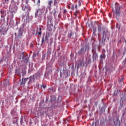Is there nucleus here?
<instances>
[{"instance_id":"f257e3e1","label":"nucleus","mask_w":126,"mask_h":126,"mask_svg":"<svg viewBox=\"0 0 126 126\" xmlns=\"http://www.w3.org/2000/svg\"><path fill=\"white\" fill-rule=\"evenodd\" d=\"M113 15L116 18H119L120 17H126V12L125 9H124V6L120 5L119 3H115V11L113 12Z\"/></svg>"},{"instance_id":"f03ea898","label":"nucleus","mask_w":126,"mask_h":126,"mask_svg":"<svg viewBox=\"0 0 126 126\" xmlns=\"http://www.w3.org/2000/svg\"><path fill=\"white\" fill-rule=\"evenodd\" d=\"M47 30L49 32H52L53 31V17L51 15H49L47 17Z\"/></svg>"},{"instance_id":"7ed1b4c3","label":"nucleus","mask_w":126,"mask_h":126,"mask_svg":"<svg viewBox=\"0 0 126 126\" xmlns=\"http://www.w3.org/2000/svg\"><path fill=\"white\" fill-rule=\"evenodd\" d=\"M89 50V45L86 44L85 46H83L82 48L78 52L79 55H84L86 53V51Z\"/></svg>"},{"instance_id":"20e7f679","label":"nucleus","mask_w":126,"mask_h":126,"mask_svg":"<svg viewBox=\"0 0 126 126\" xmlns=\"http://www.w3.org/2000/svg\"><path fill=\"white\" fill-rule=\"evenodd\" d=\"M17 6H15L14 7H13L11 9V14L10 15H9V17L12 19L13 18L14 14L16 13V12L17 11Z\"/></svg>"},{"instance_id":"39448f33","label":"nucleus","mask_w":126,"mask_h":126,"mask_svg":"<svg viewBox=\"0 0 126 126\" xmlns=\"http://www.w3.org/2000/svg\"><path fill=\"white\" fill-rule=\"evenodd\" d=\"M43 14V13L40 9H36V11L35 13V17L36 18H37V19L40 20L42 19V15Z\"/></svg>"},{"instance_id":"423d86ee","label":"nucleus","mask_w":126,"mask_h":126,"mask_svg":"<svg viewBox=\"0 0 126 126\" xmlns=\"http://www.w3.org/2000/svg\"><path fill=\"white\" fill-rule=\"evenodd\" d=\"M29 2V0H26V3L27 5V6L26 5L25 6V8L24 7L22 8L23 10H25L26 9V10H27V12H29L30 10H31V8L30 7V6L28 5Z\"/></svg>"},{"instance_id":"0eeeda50","label":"nucleus","mask_w":126,"mask_h":126,"mask_svg":"<svg viewBox=\"0 0 126 126\" xmlns=\"http://www.w3.org/2000/svg\"><path fill=\"white\" fill-rule=\"evenodd\" d=\"M22 32H21V28L19 29V33H18V35L16 36V33H15V39H18L20 38V37H22L23 36Z\"/></svg>"},{"instance_id":"6e6552de","label":"nucleus","mask_w":126,"mask_h":126,"mask_svg":"<svg viewBox=\"0 0 126 126\" xmlns=\"http://www.w3.org/2000/svg\"><path fill=\"white\" fill-rule=\"evenodd\" d=\"M108 33H109V32H108L107 30H106V29L103 30V33H102L103 38H104V36H105L106 37V35Z\"/></svg>"},{"instance_id":"1a4fd4ad","label":"nucleus","mask_w":126,"mask_h":126,"mask_svg":"<svg viewBox=\"0 0 126 126\" xmlns=\"http://www.w3.org/2000/svg\"><path fill=\"white\" fill-rule=\"evenodd\" d=\"M92 58L94 61H96L98 59V54L95 53L93 54Z\"/></svg>"},{"instance_id":"9d476101","label":"nucleus","mask_w":126,"mask_h":126,"mask_svg":"<svg viewBox=\"0 0 126 126\" xmlns=\"http://www.w3.org/2000/svg\"><path fill=\"white\" fill-rule=\"evenodd\" d=\"M0 13L2 14L1 16V17L4 18L5 17V16L6 15V14L5 13V12H4V10L3 9L1 10Z\"/></svg>"},{"instance_id":"9b49d317","label":"nucleus","mask_w":126,"mask_h":126,"mask_svg":"<svg viewBox=\"0 0 126 126\" xmlns=\"http://www.w3.org/2000/svg\"><path fill=\"white\" fill-rule=\"evenodd\" d=\"M52 53V49L48 48L47 53L45 54V55H47L48 57L49 56H51V54Z\"/></svg>"},{"instance_id":"f8f14e48","label":"nucleus","mask_w":126,"mask_h":126,"mask_svg":"<svg viewBox=\"0 0 126 126\" xmlns=\"http://www.w3.org/2000/svg\"><path fill=\"white\" fill-rule=\"evenodd\" d=\"M29 79V78H27L26 79H24V80L23 79H22V82H21V86H24V85H25V82L27 81V80Z\"/></svg>"},{"instance_id":"ddd939ff","label":"nucleus","mask_w":126,"mask_h":126,"mask_svg":"<svg viewBox=\"0 0 126 126\" xmlns=\"http://www.w3.org/2000/svg\"><path fill=\"white\" fill-rule=\"evenodd\" d=\"M11 3H14V4H17L19 3V0H11Z\"/></svg>"},{"instance_id":"4468645a","label":"nucleus","mask_w":126,"mask_h":126,"mask_svg":"<svg viewBox=\"0 0 126 126\" xmlns=\"http://www.w3.org/2000/svg\"><path fill=\"white\" fill-rule=\"evenodd\" d=\"M98 27V31L99 32H101V30H102V24L99 23V25H97Z\"/></svg>"},{"instance_id":"2eb2a0df","label":"nucleus","mask_w":126,"mask_h":126,"mask_svg":"<svg viewBox=\"0 0 126 126\" xmlns=\"http://www.w3.org/2000/svg\"><path fill=\"white\" fill-rule=\"evenodd\" d=\"M24 58H25V54H24V53H22L21 54L19 59H20V60H21V59H22V60H24Z\"/></svg>"},{"instance_id":"dca6fc26","label":"nucleus","mask_w":126,"mask_h":126,"mask_svg":"<svg viewBox=\"0 0 126 126\" xmlns=\"http://www.w3.org/2000/svg\"><path fill=\"white\" fill-rule=\"evenodd\" d=\"M53 3V0H50L48 1V5H49V9L51 8V6H52V4Z\"/></svg>"},{"instance_id":"f3484780","label":"nucleus","mask_w":126,"mask_h":126,"mask_svg":"<svg viewBox=\"0 0 126 126\" xmlns=\"http://www.w3.org/2000/svg\"><path fill=\"white\" fill-rule=\"evenodd\" d=\"M106 58V55L103 54L100 56V62H103V60H102V59H105Z\"/></svg>"},{"instance_id":"a211bd4d","label":"nucleus","mask_w":126,"mask_h":126,"mask_svg":"<svg viewBox=\"0 0 126 126\" xmlns=\"http://www.w3.org/2000/svg\"><path fill=\"white\" fill-rule=\"evenodd\" d=\"M74 34L73 32H71L70 33H69L68 34V38H69V39H70V38H71V37H72L73 36Z\"/></svg>"},{"instance_id":"6ab92c4d","label":"nucleus","mask_w":126,"mask_h":126,"mask_svg":"<svg viewBox=\"0 0 126 126\" xmlns=\"http://www.w3.org/2000/svg\"><path fill=\"white\" fill-rule=\"evenodd\" d=\"M49 37H50V33H47L45 36V40L47 41V40H49Z\"/></svg>"},{"instance_id":"aec40b11","label":"nucleus","mask_w":126,"mask_h":126,"mask_svg":"<svg viewBox=\"0 0 126 126\" xmlns=\"http://www.w3.org/2000/svg\"><path fill=\"white\" fill-rule=\"evenodd\" d=\"M53 15H54L55 18H56V17H57V10H56V9H54V12L53 13Z\"/></svg>"},{"instance_id":"412c9836","label":"nucleus","mask_w":126,"mask_h":126,"mask_svg":"<svg viewBox=\"0 0 126 126\" xmlns=\"http://www.w3.org/2000/svg\"><path fill=\"white\" fill-rule=\"evenodd\" d=\"M54 5L57 6L58 5V1L57 0H55L54 2Z\"/></svg>"},{"instance_id":"4be33fe9","label":"nucleus","mask_w":126,"mask_h":126,"mask_svg":"<svg viewBox=\"0 0 126 126\" xmlns=\"http://www.w3.org/2000/svg\"><path fill=\"white\" fill-rule=\"evenodd\" d=\"M93 31V34H96V32L97 31L96 30V28H94Z\"/></svg>"},{"instance_id":"5701e85b","label":"nucleus","mask_w":126,"mask_h":126,"mask_svg":"<svg viewBox=\"0 0 126 126\" xmlns=\"http://www.w3.org/2000/svg\"><path fill=\"white\" fill-rule=\"evenodd\" d=\"M44 42H45V37L43 36L42 38V41H41L42 44H43V43H44Z\"/></svg>"},{"instance_id":"b1692460","label":"nucleus","mask_w":126,"mask_h":126,"mask_svg":"<svg viewBox=\"0 0 126 126\" xmlns=\"http://www.w3.org/2000/svg\"><path fill=\"white\" fill-rule=\"evenodd\" d=\"M100 126H105V124H104V122H101L100 124Z\"/></svg>"},{"instance_id":"393cba45","label":"nucleus","mask_w":126,"mask_h":126,"mask_svg":"<svg viewBox=\"0 0 126 126\" xmlns=\"http://www.w3.org/2000/svg\"><path fill=\"white\" fill-rule=\"evenodd\" d=\"M77 13H78V12L77 11H76L75 13H74V15L75 16V17H76L77 15Z\"/></svg>"},{"instance_id":"a878e982","label":"nucleus","mask_w":126,"mask_h":126,"mask_svg":"<svg viewBox=\"0 0 126 126\" xmlns=\"http://www.w3.org/2000/svg\"><path fill=\"white\" fill-rule=\"evenodd\" d=\"M42 87L43 88V89H45L47 86H46V85H42L41 88H42Z\"/></svg>"},{"instance_id":"bb28decb","label":"nucleus","mask_w":126,"mask_h":126,"mask_svg":"<svg viewBox=\"0 0 126 126\" xmlns=\"http://www.w3.org/2000/svg\"><path fill=\"white\" fill-rule=\"evenodd\" d=\"M37 4L39 5L40 4V0H37Z\"/></svg>"},{"instance_id":"cd10ccee","label":"nucleus","mask_w":126,"mask_h":126,"mask_svg":"<svg viewBox=\"0 0 126 126\" xmlns=\"http://www.w3.org/2000/svg\"><path fill=\"white\" fill-rule=\"evenodd\" d=\"M8 1H9V0H5V2L8 3Z\"/></svg>"},{"instance_id":"c85d7f7f","label":"nucleus","mask_w":126,"mask_h":126,"mask_svg":"<svg viewBox=\"0 0 126 126\" xmlns=\"http://www.w3.org/2000/svg\"><path fill=\"white\" fill-rule=\"evenodd\" d=\"M66 9H64L63 10V13H66Z\"/></svg>"},{"instance_id":"c756f323","label":"nucleus","mask_w":126,"mask_h":126,"mask_svg":"<svg viewBox=\"0 0 126 126\" xmlns=\"http://www.w3.org/2000/svg\"><path fill=\"white\" fill-rule=\"evenodd\" d=\"M79 6H81V3H80V1H79Z\"/></svg>"},{"instance_id":"7c9ffc66","label":"nucleus","mask_w":126,"mask_h":126,"mask_svg":"<svg viewBox=\"0 0 126 126\" xmlns=\"http://www.w3.org/2000/svg\"><path fill=\"white\" fill-rule=\"evenodd\" d=\"M42 34V32H38V35H41Z\"/></svg>"},{"instance_id":"2f4dec72","label":"nucleus","mask_w":126,"mask_h":126,"mask_svg":"<svg viewBox=\"0 0 126 126\" xmlns=\"http://www.w3.org/2000/svg\"><path fill=\"white\" fill-rule=\"evenodd\" d=\"M75 8H76V9H77V4L75 5Z\"/></svg>"},{"instance_id":"473e14b6","label":"nucleus","mask_w":126,"mask_h":126,"mask_svg":"<svg viewBox=\"0 0 126 126\" xmlns=\"http://www.w3.org/2000/svg\"><path fill=\"white\" fill-rule=\"evenodd\" d=\"M39 32H42V28H39Z\"/></svg>"},{"instance_id":"72a5a7b5","label":"nucleus","mask_w":126,"mask_h":126,"mask_svg":"<svg viewBox=\"0 0 126 126\" xmlns=\"http://www.w3.org/2000/svg\"><path fill=\"white\" fill-rule=\"evenodd\" d=\"M0 33H1V34H2V30H0Z\"/></svg>"},{"instance_id":"f704fd0d","label":"nucleus","mask_w":126,"mask_h":126,"mask_svg":"<svg viewBox=\"0 0 126 126\" xmlns=\"http://www.w3.org/2000/svg\"><path fill=\"white\" fill-rule=\"evenodd\" d=\"M30 47H31V48H32V47H33V44H31V45H30Z\"/></svg>"},{"instance_id":"c9c22d12","label":"nucleus","mask_w":126,"mask_h":126,"mask_svg":"<svg viewBox=\"0 0 126 126\" xmlns=\"http://www.w3.org/2000/svg\"><path fill=\"white\" fill-rule=\"evenodd\" d=\"M123 80H124V78H122L121 79V80H120L121 82H122V81H123Z\"/></svg>"},{"instance_id":"e433bc0d","label":"nucleus","mask_w":126,"mask_h":126,"mask_svg":"<svg viewBox=\"0 0 126 126\" xmlns=\"http://www.w3.org/2000/svg\"><path fill=\"white\" fill-rule=\"evenodd\" d=\"M114 125H115V126L117 125V124H116V121H114Z\"/></svg>"},{"instance_id":"4c0bfd02","label":"nucleus","mask_w":126,"mask_h":126,"mask_svg":"<svg viewBox=\"0 0 126 126\" xmlns=\"http://www.w3.org/2000/svg\"><path fill=\"white\" fill-rule=\"evenodd\" d=\"M94 123H92V126H94Z\"/></svg>"},{"instance_id":"58836bf2","label":"nucleus","mask_w":126,"mask_h":126,"mask_svg":"<svg viewBox=\"0 0 126 126\" xmlns=\"http://www.w3.org/2000/svg\"><path fill=\"white\" fill-rule=\"evenodd\" d=\"M13 124H16V122H13Z\"/></svg>"},{"instance_id":"ea45409f","label":"nucleus","mask_w":126,"mask_h":126,"mask_svg":"<svg viewBox=\"0 0 126 126\" xmlns=\"http://www.w3.org/2000/svg\"><path fill=\"white\" fill-rule=\"evenodd\" d=\"M46 11H48V9H46Z\"/></svg>"},{"instance_id":"a19ab883","label":"nucleus","mask_w":126,"mask_h":126,"mask_svg":"<svg viewBox=\"0 0 126 126\" xmlns=\"http://www.w3.org/2000/svg\"><path fill=\"white\" fill-rule=\"evenodd\" d=\"M117 123H118V122H119V121H118V120H117Z\"/></svg>"},{"instance_id":"79ce46f5","label":"nucleus","mask_w":126,"mask_h":126,"mask_svg":"<svg viewBox=\"0 0 126 126\" xmlns=\"http://www.w3.org/2000/svg\"><path fill=\"white\" fill-rule=\"evenodd\" d=\"M3 34V35H4V33H2Z\"/></svg>"},{"instance_id":"37998d69","label":"nucleus","mask_w":126,"mask_h":126,"mask_svg":"<svg viewBox=\"0 0 126 126\" xmlns=\"http://www.w3.org/2000/svg\"><path fill=\"white\" fill-rule=\"evenodd\" d=\"M122 99H123V98H121V99L122 100Z\"/></svg>"},{"instance_id":"c03bdc74","label":"nucleus","mask_w":126,"mask_h":126,"mask_svg":"<svg viewBox=\"0 0 126 126\" xmlns=\"http://www.w3.org/2000/svg\"><path fill=\"white\" fill-rule=\"evenodd\" d=\"M125 43H126V40L125 41Z\"/></svg>"},{"instance_id":"a18cd8bd","label":"nucleus","mask_w":126,"mask_h":126,"mask_svg":"<svg viewBox=\"0 0 126 126\" xmlns=\"http://www.w3.org/2000/svg\"><path fill=\"white\" fill-rule=\"evenodd\" d=\"M117 27H118V25H117Z\"/></svg>"}]
</instances>
